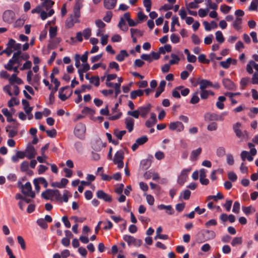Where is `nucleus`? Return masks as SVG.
<instances>
[{"instance_id":"nucleus-33","label":"nucleus","mask_w":258,"mask_h":258,"mask_svg":"<svg viewBox=\"0 0 258 258\" xmlns=\"http://www.w3.org/2000/svg\"><path fill=\"white\" fill-rule=\"evenodd\" d=\"M113 134L118 140H121L122 137L126 134V131L123 130L119 131L117 128H115L114 130Z\"/></svg>"},{"instance_id":"nucleus-5","label":"nucleus","mask_w":258,"mask_h":258,"mask_svg":"<svg viewBox=\"0 0 258 258\" xmlns=\"http://www.w3.org/2000/svg\"><path fill=\"white\" fill-rule=\"evenodd\" d=\"M123 239L127 243L128 245L133 244L135 246L139 247L142 244V240L136 239L129 235H124Z\"/></svg>"},{"instance_id":"nucleus-14","label":"nucleus","mask_w":258,"mask_h":258,"mask_svg":"<svg viewBox=\"0 0 258 258\" xmlns=\"http://www.w3.org/2000/svg\"><path fill=\"white\" fill-rule=\"evenodd\" d=\"M222 83L226 89L229 90H235V85L230 79L228 78H224L222 80Z\"/></svg>"},{"instance_id":"nucleus-23","label":"nucleus","mask_w":258,"mask_h":258,"mask_svg":"<svg viewBox=\"0 0 258 258\" xmlns=\"http://www.w3.org/2000/svg\"><path fill=\"white\" fill-rule=\"evenodd\" d=\"M226 99V98L225 96H219L218 98V101L216 103V107L219 109H223L224 108L223 102H224Z\"/></svg>"},{"instance_id":"nucleus-11","label":"nucleus","mask_w":258,"mask_h":258,"mask_svg":"<svg viewBox=\"0 0 258 258\" xmlns=\"http://www.w3.org/2000/svg\"><path fill=\"white\" fill-rule=\"evenodd\" d=\"M190 169H183L180 175L178 177L177 182L180 185H182L186 181L187 178L188 173L190 171Z\"/></svg>"},{"instance_id":"nucleus-13","label":"nucleus","mask_w":258,"mask_h":258,"mask_svg":"<svg viewBox=\"0 0 258 258\" xmlns=\"http://www.w3.org/2000/svg\"><path fill=\"white\" fill-rule=\"evenodd\" d=\"M241 126V124L240 122H236L233 125V129L235 132L236 136L239 138H243L244 136V133L247 134V132L245 131L243 132L240 128Z\"/></svg>"},{"instance_id":"nucleus-48","label":"nucleus","mask_w":258,"mask_h":258,"mask_svg":"<svg viewBox=\"0 0 258 258\" xmlns=\"http://www.w3.org/2000/svg\"><path fill=\"white\" fill-rule=\"evenodd\" d=\"M82 33L84 37V38L87 40L91 35V30L90 28H86L83 30Z\"/></svg>"},{"instance_id":"nucleus-19","label":"nucleus","mask_w":258,"mask_h":258,"mask_svg":"<svg viewBox=\"0 0 258 258\" xmlns=\"http://www.w3.org/2000/svg\"><path fill=\"white\" fill-rule=\"evenodd\" d=\"M166 82L164 80H162L160 84L159 87L157 88V91L155 93V98H158L159 97L160 94L164 91L165 87L166 86Z\"/></svg>"},{"instance_id":"nucleus-30","label":"nucleus","mask_w":258,"mask_h":258,"mask_svg":"<svg viewBox=\"0 0 258 258\" xmlns=\"http://www.w3.org/2000/svg\"><path fill=\"white\" fill-rule=\"evenodd\" d=\"M140 164H141V167L143 169L146 170L148 168H149V167L151 166V160L148 159H143L141 161Z\"/></svg>"},{"instance_id":"nucleus-43","label":"nucleus","mask_w":258,"mask_h":258,"mask_svg":"<svg viewBox=\"0 0 258 258\" xmlns=\"http://www.w3.org/2000/svg\"><path fill=\"white\" fill-rule=\"evenodd\" d=\"M258 0H252L248 8L249 11H255L257 10Z\"/></svg>"},{"instance_id":"nucleus-21","label":"nucleus","mask_w":258,"mask_h":258,"mask_svg":"<svg viewBox=\"0 0 258 258\" xmlns=\"http://www.w3.org/2000/svg\"><path fill=\"white\" fill-rule=\"evenodd\" d=\"M201 90L206 89L208 87L213 86V83L209 80L203 79L199 83Z\"/></svg>"},{"instance_id":"nucleus-22","label":"nucleus","mask_w":258,"mask_h":258,"mask_svg":"<svg viewBox=\"0 0 258 258\" xmlns=\"http://www.w3.org/2000/svg\"><path fill=\"white\" fill-rule=\"evenodd\" d=\"M128 56V54L125 50H121L119 53L116 56L115 58L117 61L121 62L123 61L124 58Z\"/></svg>"},{"instance_id":"nucleus-15","label":"nucleus","mask_w":258,"mask_h":258,"mask_svg":"<svg viewBox=\"0 0 258 258\" xmlns=\"http://www.w3.org/2000/svg\"><path fill=\"white\" fill-rule=\"evenodd\" d=\"M151 108V105L150 104H148L145 106H141L138 108L139 111H140V115L143 117L145 118L148 113L150 112Z\"/></svg>"},{"instance_id":"nucleus-2","label":"nucleus","mask_w":258,"mask_h":258,"mask_svg":"<svg viewBox=\"0 0 258 258\" xmlns=\"http://www.w3.org/2000/svg\"><path fill=\"white\" fill-rule=\"evenodd\" d=\"M124 152L122 150L117 151L115 155L113 161L114 164L117 165L119 168H122L123 167V160L124 159Z\"/></svg>"},{"instance_id":"nucleus-10","label":"nucleus","mask_w":258,"mask_h":258,"mask_svg":"<svg viewBox=\"0 0 258 258\" xmlns=\"http://www.w3.org/2000/svg\"><path fill=\"white\" fill-rule=\"evenodd\" d=\"M184 128V126L183 123L180 121L171 122H170L169 126V128L170 130H176L178 132H180L183 131Z\"/></svg>"},{"instance_id":"nucleus-18","label":"nucleus","mask_w":258,"mask_h":258,"mask_svg":"<svg viewBox=\"0 0 258 258\" xmlns=\"http://www.w3.org/2000/svg\"><path fill=\"white\" fill-rule=\"evenodd\" d=\"M54 190V189H46L45 191L42 192V198L46 200L51 199V198H53Z\"/></svg>"},{"instance_id":"nucleus-7","label":"nucleus","mask_w":258,"mask_h":258,"mask_svg":"<svg viewBox=\"0 0 258 258\" xmlns=\"http://www.w3.org/2000/svg\"><path fill=\"white\" fill-rule=\"evenodd\" d=\"M15 18V13L11 10H7L3 14V19L4 22L11 24Z\"/></svg>"},{"instance_id":"nucleus-64","label":"nucleus","mask_w":258,"mask_h":258,"mask_svg":"<svg viewBox=\"0 0 258 258\" xmlns=\"http://www.w3.org/2000/svg\"><path fill=\"white\" fill-rule=\"evenodd\" d=\"M231 8L230 6L224 5L221 6L220 10L224 14H227L230 11Z\"/></svg>"},{"instance_id":"nucleus-57","label":"nucleus","mask_w":258,"mask_h":258,"mask_svg":"<svg viewBox=\"0 0 258 258\" xmlns=\"http://www.w3.org/2000/svg\"><path fill=\"white\" fill-rule=\"evenodd\" d=\"M51 82L54 83L55 85L54 88L52 90V91H54V92H56L58 90V88L60 85V82L56 78L50 79Z\"/></svg>"},{"instance_id":"nucleus-62","label":"nucleus","mask_w":258,"mask_h":258,"mask_svg":"<svg viewBox=\"0 0 258 258\" xmlns=\"http://www.w3.org/2000/svg\"><path fill=\"white\" fill-rule=\"evenodd\" d=\"M209 91L206 89L201 90L200 96L202 99H207L209 97Z\"/></svg>"},{"instance_id":"nucleus-37","label":"nucleus","mask_w":258,"mask_h":258,"mask_svg":"<svg viewBox=\"0 0 258 258\" xmlns=\"http://www.w3.org/2000/svg\"><path fill=\"white\" fill-rule=\"evenodd\" d=\"M250 81V78L248 77L242 78L240 82V85L243 89H245Z\"/></svg>"},{"instance_id":"nucleus-12","label":"nucleus","mask_w":258,"mask_h":258,"mask_svg":"<svg viewBox=\"0 0 258 258\" xmlns=\"http://www.w3.org/2000/svg\"><path fill=\"white\" fill-rule=\"evenodd\" d=\"M15 40L11 38L9 39L8 43L7 44V48L3 50L1 53L0 55H2L3 53H5L8 56H9L11 55L12 53L13 52V49L12 46L13 44H14Z\"/></svg>"},{"instance_id":"nucleus-17","label":"nucleus","mask_w":258,"mask_h":258,"mask_svg":"<svg viewBox=\"0 0 258 258\" xmlns=\"http://www.w3.org/2000/svg\"><path fill=\"white\" fill-rule=\"evenodd\" d=\"M125 124L126 128L128 132H131L134 130V120L130 117H127L125 119Z\"/></svg>"},{"instance_id":"nucleus-59","label":"nucleus","mask_w":258,"mask_h":258,"mask_svg":"<svg viewBox=\"0 0 258 258\" xmlns=\"http://www.w3.org/2000/svg\"><path fill=\"white\" fill-rule=\"evenodd\" d=\"M217 155L219 157H222L225 154V149L223 147H220L217 149Z\"/></svg>"},{"instance_id":"nucleus-49","label":"nucleus","mask_w":258,"mask_h":258,"mask_svg":"<svg viewBox=\"0 0 258 258\" xmlns=\"http://www.w3.org/2000/svg\"><path fill=\"white\" fill-rule=\"evenodd\" d=\"M18 242L21 245V247L22 249L25 250L26 249V244L24 238L21 236H18L17 237Z\"/></svg>"},{"instance_id":"nucleus-25","label":"nucleus","mask_w":258,"mask_h":258,"mask_svg":"<svg viewBox=\"0 0 258 258\" xmlns=\"http://www.w3.org/2000/svg\"><path fill=\"white\" fill-rule=\"evenodd\" d=\"M22 105L24 106V110H25L26 113H29L31 112L33 107L29 106V102L26 99H22Z\"/></svg>"},{"instance_id":"nucleus-63","label":"nucleus","mask_w":258,"mask_h":258,"mask_svg":"<svg viewBox=\"0 0 258 258\" xmlns=\"http://www.w3.org/2000/svg\"><path fill=\"white\" fill-rule=\"evenodd\" d=\"M208 12L209 10L208 9L206 10L200 9L198 11L199 16L201 18L206 17L207 15Z\"/></svg>"},{"instance_id":"nucleus-29","label":"nucleus","mask_w":258,"mask_h":258,"mask_svg":"<svg viewBox=\"0 0 258 258\" xmlns=\"http://www.w3.org/2000/svg\"><path fill=\"white\" fill-rule=\"evenodd\" d=\"M54 2L51 0H45L41 4L42 8H45V9L49 10L54 5Z\"/></svg>"},{"instance_id":"nucleus-53","label":"nucleus","mask_w":258,"mask_h":258,"mask_svg":"<svg viewBox=\"0 0 258 258\" xmlns=\"http://www.w3.org/2000/svg\"><path fill=\"white\" fill-rule=\"evenodd\" d=\"M192 42L196 45H199L201 43V40L197 35L193 34L191 37Z\"/></svg>"},{"instance_id":"nucleus-6","label":"nucleus","mask_w":258,"mask_h":258,"mask_svg":"<svg viewBox=\"0 0 258 258\" xmlns=\"http://www.w3.org/2000/svg\"><path fill=\"white\" fill-rule=\"evenodd\" d=\"M22 192L25 196H29L32 198L35 197V194L32 190V186L30 182H27L24 185L22 186Z\"/></svg>"},{"instance_id":"nucleus-42","label":"nucleus","mask_w":258,"mask_h":258,"mask_svg":"<svg viewBox=\"0 0 258 258\" xmlns=\"http://www.w3.org/2000/svg\"><path fill=\"white\" fill-rule=\"evenodd\" d=\"M131 37H133L134 35H136L139 36H142L143 35V32L138 29L131 28L130 29Z\"/></svg>"},{"instance_id":"nucleus-35","label":"nucleus","mask_w":258,"mask_h":258,"mask_svg":"<svg viewBox=\"0 0 258 258\" xmlns=\"http://www.w3.org/2000/svg\"><path fill=\"white\" fill-rule=\"evenodd\" d=\"M216 40L220 43L224 42L225 39L222 33L220 31H218L215 33Z\"/></svg>"},{"instance_id":"nucleus-44","label":"nucleus","mask_w":258,"mask_h":258,"mask_svg":"<svg viewBox=\"0 0 258 258\" xmlns=\"http://www.w3.org/2000/svg\"><path fill=\"white\" fill-rule=\"evenodd\" d=\"M57 27H50L49 30V35L50 38H53L56 36L57 34Z\"/></svg>"},{"instance_id":"nucleus-24","label":"nucleus","mask_w":258,"mask_h":258,"mask_svg":"<svg viewBox=\"0 0 258 258\" xmlns=\"http://www.w3.org/2000/svg\"><path fill=\"white\" fill-rule=\"evenodd\" d=\"M144 94V91L142 90L138 89L132 91L130 93L131 98L135 99L137 97H141Z\"/></svg>"},{"instance_id":"nucleus-46","label":"nucleus","mask_w":258,"mask_h":258,"mask_svg":"<svg viewBox=\"0 0 258 258\" xmlns=\"http://www.w3.org/2000/svg\"><path fill=\"white\" fill-rule=\"evenodd\" d=\"M144 196H145L146 197V200L148 204L151 206L153 205L155 201L154 198L153 197V196H152L151 195H148L147 194H145Z\"/></svg>"},{"instance_id":"nucleus-40","label":"nucleus","mask_w":258,"mask_h":258,"mask_svg":"<svg viewBox=\"0 0 258 258\" xmlns=\"http://www.w3.org/2000/svg\"><path fill=\"white\" fill-rule=\"evenodd\" d=\"M37 224L42 229H45L48 227V224L43 218H39L36 221Z\"/></svg>"},{"instance_id":"nucleus-9","label":"nucleus","mask_w":258,"mask_h":258,"mask_svg":"<svg viewBox=\"0 0 258 258\" xmlns=\"http://www.w3.org/2000/svg\"><path fill=\"white\" fill-rule=\"evenodd\" d=\"M96 196L98 199L103 200L106 202L110 203L112 201V197L102 190H98L96 192Z\"/></svg>"},{"instance_id":"nucleus-1","label":"nucleus","mask_w":258,"mask_h":258,"mask_svg":"<svg viewBox=\"0 0 258 258\" xmlns=\"http://www.w3.org/2000/svg\"><path fill=\"white\" fill-rule=\"evenodd\" d=\"M36 154V152L34 147L29 144L25 152L17 151L16 154L12 157L11 160L13 162L17 163L20 159H23L25 157L28 159H32L35 158Z\"/></svg>"},{"instance_id":"nucleus-56","label":"nucleus","mask_w":258,"mask_h":258,"mask_svg":"<svg viewBox=\"0 0 258 258\" xmlns=\"http://www.w3.org/2000/svg\"><path fill=\"white\" fill-rule=\"evenodd\" d=\"M240 210V203L238 201H235L233 204L232 211L235 213H238Z\"/></svg>"},{"instance_id":"nucleus-55","label":"nucleus","mask_w":258,"mask_h":258,"mask_svg":"<svg viewBox=\"0 0 258 258\" xmlns=\"http://www.w3.org/2000/svg\"><path fill=\"white\" fill-rule=\"evenodd\" d=\"M82 113L89 114L93 115L95 113V111L88 107H85L82 110Z\"/></svg>"},{"instance_id":"nucleus-36","label":"nucleus","mask_w":258,"mask_h":258,"mask_svg":"<svg viewBox=\"0 0 258 258\" xmlns=\"http://www.w3.org/2000/svg\"><path fill=\"white\" fill-rule=\"evenodd\" d=\"M232 58L229 57L227 58L226 61H222L220 62V65L224 69H228L229 68L230 64H231Z\"/></svg>"},{"instance_id":"nucleus-60","label":"nucleus","mask_w":258,"mask_h":258,"mask_svg":"<svg viewBox=\"0 0 258 258\" xmlns=\"http://www.w3.org/2000/svg\"><path fill=\"white\" fill-rule=\"evenodd\" d=\"M141 58L143 60L147 61L149 62H151L153 61V59L152 58L150 54H142L141 55Z\"/></svg>"},{"instance_id":"nucleus-41","label":"nucleus","mask_w":258,"mask_h":258,"mask_svg":"<svg viewBox=\"0 0 258 258\" xmlns=\"http://www.w3.org/2000/svg\"><path fill=\"white\" fill-rule=\"evenodd\" d=\"M171 57L172 58V59L169 61L170 65L178 63L180 60V58L177 55L174 53H172L171 54Z\"/></svg>"},{"instance_id":"nucleus-16","label":"nucleus","mask_w":258,"mask_h":258,"mask_svg":"<svg viewBox=\"0 0 258 258\" xmlns=\"http://www.w3.org/2000/svg\"><path fill=\"white\" fill-rule=\"evenodd\" d=\"M202 234L204 236L203 241L212 239L214 238L216 236L215 233L213 231L209 230L204 231Z\"/></svg>"},{"instance_id":"nucleus-54","label":"nucleus","mask_w":258,"mask_h":258,"mask_svg":"<svg viewBox=\"0 0 258 258\" xmlns=\"http://www.w3.org/2000/svg\"><path fill=\"white\" fill-rule=\"evenodd\" d=\"M199 61L203 63L208 64L210 61L206 59V55L204 54H200L198 57Z\"/></svg>"},{"instance_id":"nucleus-8","label":"nucleus","mask_w":258,"mask_h":258,"mask_svg":"<svg viewBox=\"0 0 258 258\" xmlns=\"http://www.w3.org/2000/svg\"><path fill=\"white\" fill-rule=\"evenodd\" d=\"M148 140L147 136H144L140 138H138L135 143L132 145L131 148L133 151H136L139 146L142 145L146 143Z\"/></svg>"},{"instance_id":"nucleus-27","label":"nucleus","mask_w":258,"mask_h":258,"mask_svg":"<svg viewBox=\"0 0 258 258\" xmlns=\"http://www.w3.org/2000/svg\"><path fill=\"white\" fill-rule=\"evenodd\" d=\"M240 156L241 159L243 161H245V159H247L248 161H251L253 159V157L249 154V152L246 151H243L241 153Z\"/></svg>"},{"instance_id":"nucleus-34","label":"nucleus","mask_w":258,"mask_h":258,"mask_svg":"<svg viewBox=\"0 0 258 258\" xmlns=\"http://www.w3.org/2000/svg\"><path fill=\"white\" fill-rule=\"evenodd\" d=\"M224 198L221 192H218L216 196H209L207 197V200L209 201L213 200L215 201H217L218 200H222Z\"/></svg>"},{"instance_id":"nucleus-20","label":"nucleus","mask_w":258,"mask_h":258,"mask_svg":"<svg viewBox=\"0 0 258 258\" xmlns=\"http://www.w3.org/2000/svg\"><path fill=\"white\" fill-rule=\"evenodd\" d=\"M117 0H104V6L108 10L113 9L116 6Z\"/></svg>"},{"instance_id":"nucleus-39","label":"nucleus","mask_w":258,"mask_h":258,"mask_svg":"<svg viewBox=\"0 0 258 258\" xmlns=\"http://www.w3.org/2000/svg\"><path fill=\"white\" fill-rule=\"evenodd\" d=\"M29 162L27 161H23L20 165V170L22 172H26L29 169Z\"/></svg>"},{"instance_id":"nucleus-4","label":"nucleus","mask_w":258,"mask_h":258,"mask_svg":"<svg viewBox=\"0 0 258 258\" xmlns=\"http://www.w3.org/2000/svg\"><path fill=\"white\" fill-rule=\"evenodd\" d=\"M130 14L129 12H127L124 14L123 17L120 18L119 22L118 24V28L124 32H126L128 29V26H127L125 20L128 22L130 19Z\"/></svg>"},{"instance_id":"nucleus-28","label":"nucleus","mask_w":258,"mask_h":258,"mask_svg":"<svg viewBox=\"0 0 258 258\" xmlns=\"http://www.w3.org/2000/svg\"><path fill=\"white\" fill-rule=\"evenodd\" d=\"M16 63L19 64L17 61L12 58L9 60L8 63L5 65L4 68L6 70L11 71L13 70V66Z\"/></svg>"},{"instance_id":"nucleus-52","label":"nucleus","mask_w":258,"mask_h":258,"mask_svg":"<svg viewBox=\"0 0 258 258\" xmlns=\"http://www.w3.org/2000/svg\"><path fill=\"white\" fill-rule=\"evenodd\" d=\"M228 178L231 181L235 182L237 179V176L234 172L231 171L228 173Z\"/></svg>"},{"instance_id":"nucleus-47","label":"nucleus","mask_w":258,"mask_h":258,"mask_svg":"<svg viewBox=\"0 0 258 258\" xmlns=\"http://www.w3.org/2000/svg\"><path fill=\"white\" fill-rule=\"evenodd\" d=\"M127 114L128 115L132 116L135 118H138L140 116V111H139L138 109L133 111H128L127 112Z\"/></svg>"},{"instance_id":"nucleus-38","label":"nucleus","mask_w":258,"mask_h":258,"mask_svg":"<svg viewBox=\"0 0 258 258\" xmlns=\"http://www.w3.org/2000/svg\"><path fill=\"white\" fill-rule=\"evenodd\" d=\"M201 148H199L196 150H193L191 153L190 158L192 160L196 159L197 157L201 153Z\"/></svg>"},{"instance_id":"nucleus-50","label":"nucleus","mask_w":258,"mask_h":258,"mask_svg":"<svg viewBox=\"0 0 258 258\" xmlns=\"http://www.w3.org/2000/svg\"><path fill=\"white\" fill-rule=\"evenodd\" d=\"M112 17V13L111 11H107L106 13V15L103 17V20L109 23L110 22Z\"/></svg>"},{"instance_id":"nucleus-45","label":"nucleus","mask_w":258,"mask_h":258,"mask_svg":"<svg viewBox=\"0 0 258 258\" xmlns=\"http://www.w3.org/2000/svg\"><path fill=\"white\" fill-rule=\"evenodd\" d=\"M99 78L98 76H92L90 78V82L92 84H94L96 87H98L100 85Z\"/></svg>"},{"instance_id":"nucleus-61","label":"nucleus","mask_w":258,"mask_h":258,"mask_svg":"<svg viewBox=\"0 0 258 258\" xmlns=\"http://www.w3.org/2000/svg\"><path fill=\"white\" fill-rule=\"evenodd\" d=\"M32 66V62L30 60H27L23 64V67L20 68L21 71L30 69Z\"/></svg>"},{"instance_id":"nucleus-3","label":"nucleus","mask_w":258,"mask_h":258,"mask_svg":"<svg viewBox=\"0 0 258 258\" xmlns=\"http://www.w3.org/2000/svg\"><path fill=\"white\" fill-rule=\"evenodd\" d=\"M86 126L84 124L79 123L76 125L74 129V134L78 138L83 139L86 133Z\"/></svg>"},{"instance_id":"nucleus-51","label":"nucleus","mask_w":258,"mask_h":258,"mask_svg":"<svg viewBox=\"0 0 258 258\" xmlns=\"http://www.w3.org/2000/svg\"><path fill=\"white\" fill-rule=\"evenodd\" d=\"M242 243V238L240 237H236L233 238L231 242V245L233 246L238 244H240Z\"/></svg>"},{"instance_id":"nucleus-31","label":"nucleus","mask_w":258,"mask_h":258,"mask_svg":"<svg viewBox=\"0 0 258 258\" xmlns=\"http://www.w3.org/2000/svg\"><path fill=\"white\" fill-rule=\"evenodd\" d=\"M205 119L206 121L217 120V114L216 113H206L205 115Z\"/></svg>"},{"instance_id":"nucleus-32","label":"nucleus","mask_w":258,"mask_h":258,"mask_svg":"<svg viewBox=\"0 0 258 258\" xmlns=\"http://www.w3.org/2000/svg\"><path fill=\"white\" fill-rule=\"evenodd\" d=\"M199 91H197L194 92L192 94V96L189 101L190 104H196L200 101V98L198 96Z\"/></svg>"},{"instance_id":"nucleus-26","label":"nucleus","mask_w":258,"mask_h":258,"mask_svg":"<svg viewBox=\"0 0 258 258\" xmlns=\"http://www.w3.org/2000/svg\"><path fill=\"white\" fill-rule=\"evenodd\" d=\"M242 19L239 17H237L236 19L233 21L232 26L237 31H239L241 29V24L242 23Z\"/></svg>"},{"instance_id":"nucleus-58","label":"nucleus","mask_w":258,"mask_h":258,"mask_svg":"<svg viewBox=\"0 0 258 258\" xmlns=\"http://www.w3.org/2000/svg\"><path fill=\"white\" fill-rule=\"evenodd\" d=\"M113 69H115L116 71H119V66L118 64L115 61H112L109 63V69L108 70Z\"/></svg>"}]
</instances>
